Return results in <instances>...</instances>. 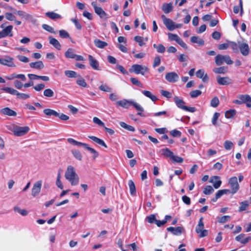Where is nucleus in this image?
Here are the masks:
<instances>
[{
  "instance_id": "nucleus-8",
  "label": "nucleus",
  "mask_w": 251,
  "mask_h": 251,
  "mask_svg": "<svg viewBox=\"0 0 251 251\" xmlns=\"http://www.w3.org/2000/svg\"><path fill=\"white\" fill-rule=\"evenodd\" d=\"M42 184V180L37 181L33 184L31 190V195L33 197H35L39 195L41 191Z\"/></svg>"
},
{
  "instance_id": "nucleus-25",
  "label": "nucleus",
  "mask_w": 251,
  "mask_h": 251,
  "mask_svg": "<svg viewBox=\"0 0 251 251\" xmlns=\"http://www.w3.org/2000/svg\"><path fill=\"white\" fill-rule=\"evenodd\" d=\"M196 75L198 78H201L203 82H206L208 80V76L206 74L204 75V71L203 70H199L196 72Z\"/></svg>"
},
{
  "instance_id": "nucleus-44",
  "label": "nucleus",
  "mask_w": 251,
  "mask_h": 251,
  "mask_svg": "<svg viewBox=\"0 0 251 251\" xmlns=\"http://www.w3.org/2000/svg\"><path fill=\"white\" fill-rule=\"evenodd\" d=\"M59 34L60 37L62 38H69L70 39H71V38L70 36V34L65 30H64V29L60 30L59 31Z\"/></svg>"
},
{
  "instance_id": "nucleus-7",
  "label": "nucleus",
  "mask_w": 251,
  "mask_h": 251,
  "mask_svg": "<svg viewBox=\"0 0 251 251\" xmlns=\"http://www.w3.org/2000/svg\"><path fill=\"white\" fill-rule=\"evenodd\" d=\"M13 26L12 25H9L0 31V39L5 38L7 36H13L12 30Z\"/></svg>"
},
{
  "instance_id": "nucleus-59",
  "label": "nucleus",
  "mask_w": 251,
  "mask_h": 251,
  "mask_svg": "<svg viewBox=\"0 0 251 251\" xmlns=\"http://www.w3.org/2000/svg\"><path fill=\"white\" fill-rule=\"evenodd\" d=\"M131 83L135 85L138 86L140 87H143L142 84L139 81V80L135 77H131L130 78Z\"/></svg>"
},
{
  "instance_id": "nucleus-52",
  "label": "nucleus",
  "mask_w": 251,
  "mask_h": 251,
  "mask_svg": "<svg viewBox=\"0 0 251 251\" xmlns=\"http://www.w3.org/2000/svg\"><path fill=\"white\" fill-rule=\"evenodd\" d=\"M42 28L46 30V31H48V32H49L50 33H56V32L54 30V28L48 25L43 24L42 25Z\"/></svg>"
},
{
  "instance_id": "nucleus-20",
  "label": "nucleus",
  "mask_w": 251,
  "mask_h": 251,
  "mask_svg": "<svg viewBox=\"0 0 251 251\" xmlns=\"http://www.w3.org/2000/svg\"><path fill=\"white\" fill-rule=\"evenodd\" d=\"M239 49L243 55L246 56L249 54V47L247 44L239 43Z\"/></svg>"
},
{
  "instance_id": "nucleus-57",
  "label": "nucleus",
  "mask_w": 251,
  "mask_h": 251,
  "mask_svg": "<svg viewBox=\"0 0 251 251\" xmlns=\"http://www.w3.org/2000/svg\"><path fill=\"white\" fill-rule=\"evenodd\" d=\"M201 94V91L199 90H193L190 93V95L192 98H195Z\"/></svg>"
},
{
  "instance_id": "nucleus-9",
  "label": "nucleus",
  "mask_w": 251,
  "mask_h": 251,
  "mask_svg": "<svg viewBox=\"0 0 251 251\" xmlns=\"http://www.w3.org/2000/svg\"><path fill=\"white\" fill-rule=\"evenodd\" d=\"M0 64L10 67H15L16 66L13 62V58L8 56H6L4 58H0Z\"/></svg>"
},
{
  "instance_id": "nucleus-14",
  "label": "nucleus",
  "mask_w": 251,
  "mask_h": 251,
  "mask_svg": "<svg viewBox=\"0 0 251 251\" xmlns=\"http://www.w3.org/2000/svg\"><path fill=\"white\" fill-rule=\"evenodd\" d=\"M216 79L218 83L220 85H227L231 83V79L227 76L222 77L218 75Z\"/></svg>"
},
{
  "instance_id": "nucleus-39",
  "label": "nucleus",
  "mask_w": 251,
  "mask_h": 251,
  "mask_svg": "<svg viewBox=\"0 0 251 251\" xmlns=\"http://www.w3.org/2000/svg\"><path fill=\"white\" fill-rule=\"evenodd\" d=\"M128 184L129 187L130 194L132 196L135 195L136 194V188L134 182L132 180H129Z\"/></svg>"
},
{
  "instance_id": "nucleus-6",
  "label": "nucleus",
  "mask_w": 251,
  "mask_h": 251,
  "mask_svg": "<svg viewBox=\"0 0 251 251\" xmlns=\"http://www.w3.org/2000/svg\"><path fill=\"white\" fill-rule=\"evenodd\" d=\"M228 185L231 188V193L232 195L237 193L239 189V184L236 176L231 177L229 179Z\"/></svg>"
},
{
  "instance_id": "nucleus-64",
  "label": "nucleus",
  "mask_w": 251,
  "mask_h": 251,
  "mask_svg": "<svg viewBox=\"0 0 251 251\" xmlns=\"http://www.w3.org/2000/svg\"><path fill=\"white\" fill-rule=\"evenodd\" d=\"M239 43H240L238 42V44H237L234 42H231L230 43L231 47L234 52L238 51V50L239 49Z\"/></svg>"
},
{
  "instance_id": "nucleus-5",
  "label": "nucleus",
  "mask_w": 251,
  "mask_h": 251,
  "mask_svg": "<svg viewBox=\"0 0 251 251\" xmlns=\"http://www.w3.org/2000/svg\"><path fill=\"white\" fill-rule=\"evenodd\" d=\"M225 62L228 65H231L233 61L231 59L230 57L228 55H223L218 54L215 57V63L217 65L220 66Z\"/></svg>"
},
{
  "instance_id": "nucleus-53",
  "label": "nucleus",
  "mask_w": 251,
  "mask_h": 251,
  "mask_svg": "<svg viewBox=\"0 0 251 251\" xmlns=\"http://www.w3.org/2000/svg\"><path fill=\"white\" fill-rule=\"evenodd\" d=\"M220 113L218 112H215L212 117V125L214 126H217V120L220 116Z\"/></svg>"
},
{
  "instance_id": "nucleus-55",
  "label": "nucleus",
  "mask_w": 251,
  "mask_h": 251,
  "mask_svg": "<svg viewBox=\"0 0 251 251\" xmlns=\"http://www.w3.org/2000/svg\"><path fill=\"white\" fill-rule=\"evenodd\" d=\"M146 220L149 223L155 224L156 221V219L154 215L151 214L146 217Z\"/></svg>"
},
{
  "instance_id": "nucleus-32",
  "label": "nucleus",
  "mask_w": 251,
  "mask_h": 251,
  "mask_svg": "<svg viewBox=\"0 0 251 251\" xmlns=\"http://www.w3.org/2000/svg\"><path fill=\"white\" fill-rule=\"evenodd\" d=\"M174 101L178 107L183 110L184 109V107H185L184 105L185 104V102L182 100H181L178 97L176 96L174 97Z\"/></svg>"
},
{
  "instance_id": "nucleus-31",
  "label": "nucleus",
  "mask_w": 251,
  "mask_h": 251,
  "mask_svg": "<svg viewBox=\"0 0 251 251\" xmlns=\"http://www.w3.org/2000/svg\"><path fill=\"white\" fill-rule=\"evenodd\" d=\"M213 72L217 74H224L227 71V67L226 66H223L218 68H215L213 70Z\"/></svg>"
},
{
  "instance_id": "nucleus-15",
  "label": "nucleus",
  "mask_w": 251,
  "mask_h": 251,
  "mask_svg": "<svg viewBox=\"0 0 251 251\" xmlns=\"http://www.w3.org/2000/svg\"><path fill=\"white\" fill-rule=\"evenodd\" d=\"M5 17L6 20L10 21H13L14 24L16 25H21L22 22L20 21L17 20L16 19V16L11 13L6 12L5 14Z\"/></svg>"
},
{
  "instance_id": "nucleus-21",
  "label": "nucleus",
  "mask_w": 251,
  "mask_h": 251,
  "mask_svg": "<svg viewBox=\"0 0 251 251\" xmlns=\"http://www.w3.org/2000/svg\"><path fill=\"white\" fill-rule=\"evenodd\" d=\"M132 102V100H128L126 99L117 101L116 104L120 106L124 107L125 108H128Z\"/></svg>"
},
{
  "instance_id": "nucleus-60",
  "label": "nucleus",
  "mask_w": 251,
  "mask_h": 251,
  "mask_svg": "<svg viewBox=\"0 0 251 251\" xmlns=\"http://www.w3.org/2000/svg\"><path fill=\"white\" fill-rule=\"evenodd\" d=\"M170 133L174 137H179L181 135V132L177 129L172 130L170 131Z\"/></svg>"
},
{
  "instance_id": "nucleus-19",
  "label": "nucleus",
  "mask_w": 251,
  "mask_h": 251,
  "mask_svg": "<svg viewBox=\"0 0 251 251\" xmlns=\"http://www.w3.org/2000/svg\"><path fill=\"white\" fill-rule=\"evenodd\" d=\"M0 113L1 114L9 116H16L17 115V113L15 111L10 109L9 107H5L1 109Z\"/></svg>"
},
{
  "instance_id": "nucleus-26",
  "label": "nucleus",
  "mask_w": 251,
  "mask_h": 251,
  "mask_svg": "<svg viewBox=\"0 0 251 251\" xmlns=\"http://www.w3.org/2000/svg\"><path fill=\"white\" fill-rule=\"evenodd\" d=\"M88 138L89 139H91L92 140H93L94 142H95L97 144H98L101 146H103V147H105V148H107V145H106V144L105 143L104 141L102 140V139H100V138H99L96 136H89Z\"/></svg>"
},
{
  "instance_id": "nucleus-18",
  "label": "nucleus",
  "mask_w": 251,
  "mask_h": 251,
  "mask_svg": "<svg viewBox=\"0 0 251 251\" xmlns=\"http://www.w3.org/2000/svg\"><path fill=\"white\" fill-rule=\"evenodd\" d=\"M49 43L52 45L56 50H60L61 49V45L59 42L54 38L51 36H49L48 38Z\"/></svg>"
},
{
  "instance_id": "nucleus-54",
  "label": "nucleus",
  "mask_w": 251,
  "mask_h": 251,
  "mask_svg": "<svg viewBox=\"0 0 251 251\" xmlns=\"http://www.w3.org/2000/svg\"><path fill=\"white\" fill-rule=\"evenodd\" d=\"M99 89L104 92H110L112 91V89L105 84H102L99 87Z\"/></svg>"
},
{
  "instance_id": "nucleus-62",
  "label": "nucleus",
  "mask_w": 251,
  "mask_h": 251,
  "mask_svg": "<svg viewBox=\"0 0 251 251\" xmlns=\"http://www.w3.org/2000/svg\"><path fill=\"white\" fill-rule=\"evenodd\" d=\"M135 41L138 42L139 43V45L140 46H142L145 45V43L143 42L144 38L143 37L139 36H136L134 37Z\"/></svg>"
},
{
  "instance_id": "nucleus-4",
  "label": "nucleus",
  "mask_w": 251,
  "mask_h": 251,
  "mask_svg": "<svg viewBox=\"0 0 251 251\" xmlns=\"http://www.w3.org/2000/svg\"><path fill=\"white\" fill-rule=\"evenodd\" d=\"M149 71V69L145 66H142L139 64H134L129 69L130 73H134L136 75L141 74L143 75Z\"/></svg>"
},
{
  "instance_id": "nucleus-24",
  "label": "nucleus",
  "mask_w": 251,
  "mask_h": 251,
  "mask_svg": "<svg viewBox=\"0 0 251 251\" xmlns=\"http://www.w3.org/2000/svg\"><path fill=\"white\" fill-rule=\"evenodd\" d=\"M29 66L34 69L41 70L44 68V65L42 61H38L35 62H31Z\"/></svg>"
},
{
  "instance_id": "nucleus-3",
  "label": "nucleus",
  "mask_w": 251,
  "mask_h": 251,
  "mask_svg": "<svg viewBox=\"0 0 251 251\" xmlns=\"http://www.w3.org/2000/svg\"><path fill=\"white\" fill-rule=\"evenodd\" d=\"M1 90L10 94L13 95H16L17 98L19 99L25 100L30 97V96L29 95L19 93L17 90L11 87H3L1 89Z\"/></svg>"
},
{
  "instance_id": "nucleus-48",
  "label": "nucleus",
  "mask_w": 251,
  "mask_h": 251,
  "mask_svg": "<svg viewBox=\"0 0 251 251\" xmlns=\"http://www.w3.org/2000/svg\"><path fill=\"white\" fill-rule=\"evenodd\" d=\"M86 150L90 151L93 154V158L95 159L99 156V153L94 149L90 147L89 146Z\"/></svg>"
},
{
  "instance_id": "nucleus-46",
  "label": "nucleus",
  "mask_w": 251,
  "mask_h": 251,
  "mask_svg": "<svg viewBox=\"0 0 251 251\" xmlns=\"http://www.w3.org/2000/svg\"><path fill=\"white\" fill-rule=\"evenodd\" d=\"M214 190L212 186L210 185L206 186L203 191V193L206 195H209L213 193Z\"/></svg>"
},
{
  "instance_id": "nucleus-2",
  "label": "nucleus",
  "mask_w": 251,
  "mask_h": 251,
  "mask_svg": "<svg viewBox=\"0 0 251 251\" xmlns=\"http://www.w3.org/2000/svg\"><path fill=\"white\" fill-rule=\"evenodd\" d=\"M7 128L12 131L16 136H24L29 131V128L27 126H20L15 125H10L7 126Z\"/></svg>"
},
{
  "instance_id": "nucleus-23",
  "label": "nucleus",
  "mask_w": 251,
  "mask_h": 251,
  "mask_svg": "<svg viewBox=\"0 0 251 251\" xmlns=\"http://www.w3.org/2000/svg\"><path fill=\"white\" fill-rule=\"evenodd\" d=\"M248 95H241L238 96V100H236L234 101V102L236 104H241L242 103H245L247 100L249 98Z\"/></svg>"
},
{
  "instance_id": "nucleus-16",
  "label": "nucleus",
  "mask_w": 251,
  "mask_h": 251,
  "mask_svg": "<svg viewBox=\"0 0 251 251\" xmlns=\"http://www.w3.org/2000/svg\"><path fill=\"white\" fill-rule=\"evenodd\" d=\"M89 60L90 62V65L91 67L95 70H99V62L91 55L88 56Z\"/></svg>"
},
{
  "instance_id": "nucleus-42",
  "label": "nucleus",
  "mask_w": 251,
  "mask_h": 251,
  "mask_svg": "<svg viewBox=\"0 0 251 251\" xmlns=\"http://www.w3.org/2000/svg\"><path fill=\"white\" fill-rule=\"evenodd\" d=\"M240 206L239 208V211L241 212L245 210L249 206V202L247 201H242L240 203Z\"/></svg>"
},
{
  "instance_id": "nucleus-34",
  "label": "nucleus",
  "mask_w": 251,
  "mask_h": 251,
  "mask_svg": "<svg viewBox=\"0 0 251 251\" xmlns=\"http://www.w3.org/2000/svg\"><path fill=\"white\" fill-rule=\"evenodd\" d=\"M142 93L147 97L150 98L152 101H155L157 98V97L153 95L151 92L147 90H144L142 91Z\"/></svg>"
},
{
  "instance_id": "nucleus-63",
  "label": "nucleus",
  "mask_w": 251,
  "mask_h": 251,
  "mask_svg": "<svg viewBox=\"0 0 251 251\" xmlns=\"http://www.w3.org/2000/svg\"><path fill=\"white\" fill-rule=\"evenodd\" d=\"M171 160L174 162L180 163H182L183 161V159L182 157L175 155L174 154H173Z\"/></svg>"
},
{
  "instance_id": "nucleus-36",
  "label": "nucleus",
  "mask_w": 251,
  "mask_h": 251,
  "mask_svg": "<svg viewBox=\"0 0 251 251\" xmlns=\"http://www.w3.org/2000/svg\"><path fill=\"white\" fill-rule=\"evenodd\" d=\"M43 112L47 116H54L55 117L59 116V113L57 112H56V111H55L53 109H49V108L44 109L43 110Z\"/></svg>"
},
{
  "instance_id": "nucleus-30",
  "label": "nucleus",
  "mask_w": 251,
  "mask_h": 251,
  "mask_svg": "<svg viewBox=\"0 0 251 251\" xmlns=\"http://www.w3.org/2000/svg\"><path fill=\"white\" fill-rule=\"evenodd\" d=\"M76 83L77 85L82 87L87 88L88 87V85L85 82V79L80 75H78Z\"/></svg>"
},
{
  "instance_id": "nucleus-61",
  "label": "nucleus",
  "mask_w": 251,
  "mask_h": 251,
  "mask_svg": "<svg viewBox=\"0 0 251 251\" xmlns=\"http://www.w3.org/2000/svg\"><path fill=\"white\" fill-rule=\"evenodd\" d=\"M44 95L47 97H52L54 95V92L50 89H47L44 91Z\"/></svg>"
},
{
  "instance_id": "nucleus-58",
  "label": "nucleus",
  "mask_w": 251,
  "mask_h": 251,
  "mask_svg": "<svg viewBox=\"0 0 251 251\" xmlns=\"http://www.w3.org/2000/svg\"><path fill=\"white\" fill-rule=\"evenodd\" d=\"M168 35L169 40L175 41L176 42H177V41H178L180 38L177 35L171 33H169Z\"/></svg>"
},
{
  "instance_id": "nucleus-50",
  "label": "nucleus",
  "mask_w": 251,
  "mask_h": 251,
  "mask_svg": "<svg viewBox=\"0 0 251 251\" xmlns=\"http://www.w3.org/2000/svg\"><path fill=\"white\" fill-rule=\"evenodd\" d=\"M219 104V100L217 97L213 98L210 101V105L213 107H217Z\"/></svg>"
},
{
  "instance_id": "nucleus-1",
  "label": "nucleus",
  "mask_w": 251,
  "mask_h": 251,
  "mask_svg": "<svg viewBox=\"0 0 251 251\" xmlns=\"http://www.w3.org/2000/svg\"><path fill=\"white\" fill-rule=\"evenodd\" d=\"M65 177L71 183L72 185H76L78 183V176L76 174L74 167L71 165L67 167Z\"/></svg>"
},
{
  "instance_id": "nucleus-41",
  "label": "nucleus",
  "mask_w": 251,
  "mask_h": 251,
  "mask_svg": "<svg viewBox=\"0 0 251 251\" xmlns=\"http://www.w3.org/2000/svg\"><path fill=\"white\" fill-rule=\"evenodd\" d=\"M236 114V111L234 109L227 110L225 113V117L227 119L233 118Z\"/></svg>"
},
{
  "instance_id": "nucleus-35",
  "label": "nucleus",
  "mask_w": 251,
  "mask_h": 251,
  "mask_svg": "<svg viewBox=\"0 0 251 251\" xmlns=\"http://www.w3.org/2000/svg\"><path fill=\"white\" fill-rule=\"evenodd\" d=\"M95 46L100 49H103L107 46V43L105 42L101 41L100 39H95L94 41Z\"/></svg>"
},
{
  "instance_id": "nucleus-37",
  "label": "nucleus",
  "mask_w": 251,
  "mask_h": 251,
  "mask_svg": "<svg viewBox=\"0 0 251 251\" xmlns=\"http://www.w3.org/2000/svg\"><path fill=\"white\" fill-rule=\"evenodd\" d=\"M75 55V50L72 48H69L65 53V56L67 58L74 59Z\"/></svg>"
},
{
  "instance_id": "nucleus-43",
  "label": "nucleus",
  "mask_w": 251,
  "mask_h": 251,
  "mask_svg": "<svg viewBox=\"0 0 251 251\" xmlns=\"http://www.w3.org/2000/svg\"><path fill=\"white\" fill-rule=\"evenodd\" d=\"M153 47L156 49L157 51L159 53H164L165 51V48L162 44H154L153 45Z\"/></svg>"
},
{
  "instance_id": "nucleus-40",
  "label": "nucleus",
  "mask_w": 251,
  "mask_h": 251,
  "mask_svg": "<svg viewBox=\"0 0 251 251\" xmlns=\"http://www.w3.org/2000/svg\"><path fill=\"white\" fill-rule=\"evenodd\" d=\"M119 124L122 127H123L128 131H134V130H135V128L133 126L128 125L124 122H120Z\"/></svg>"
},
{
  "instance_id": "nucleus-33",
  "label": "nucleus",
  "mask_w": 251,
  "mask_h": 251,
  "mask_svg": "<svg viewBox=\"0 0 251 251\" xmlns=\"http://www.w3.org/2000/svg\"><path fill=\"white\" fill-rule=\"evenodd\" d=\"M46 16L50 18L51 20H56L57 19H61V16L57 13H56L53 11L48 12L46 13Z\"/></svg>"
},
{
  "instance_id": "nucleus-17",
  "label": "nucleus",
  "mask_w": 251,
  "mask_h": 251,
  "mask_svg": "<svg viewBox=\"0 0 251 251\" xmlns=\"http://www.w3.org/2000/svg\"><path fill=\"white\" fill-rule=\"evenodd\" d=\"M220 178L219 176H213L210 179V182L213 184V186L215 189L219 188L221 185L222 181Z\"/></svg>"
},
{
  "instance_id": "nucleus-38",
  "label": "nucleus",
  "mask_w": 251,
  "mask_h": 251,
  "mask_svg": "<svg viewBox=\"0 0 251 251\" xmlns=\"http://www.w3.org/2000/svg\"><path fill=\"white\" fill-rule=\"evenodd\" d=\"M202 220L203 218L202 217L200 219L198 224L196 228V232L197 233H200L203 229L204 224Z\"/></svg>"
},
{
  "instance_id": "nucleus-45",
  "label": "nucleus",
  "mask_w": 251,
  "mask_h": 251,
  "mask_svg": "<svg viewBox=\"0 0 251 251\" xmlns=\"http://www.w3.org/2000/svg\"><path fill=\"white\" fill-rule=\"evenodd\" d=\"M65 75L70 78L77 77L78 75L75 72L73 71L67 70L65 71Z\"/></svg>"
},
{
  "instance_id": "nucleus-27",
  "label": "nucleus",
  "mask_w": 251,
  "mask_h": 251,
  "mask_svg": "<svg viewBox=\"0 0 251 251\" xmlns=\"http://www.w3.org/2000/svg\"><path fill=\"white\" fill-rule=\"evenodd\" d=\"M160 153L165 157L170 158L171 159L174 154V153L168 148L162 149L160 150Z\"/></svg>"
},
{
  "instance_id": "nucleus-47",
  "label": "nucleus",
  "mask_w": 251,
  "mask_h": 251,
  "mask_svg": "<svg viewBox=\"0 0 251 251\" xmlns=\"http://www.w3.org/2000/svg\"><path fill=\"white\" fill-rule=\"evenodd\" d=\"M14 210L16 212H18L22 216H26L27 215L28 212L25 209H22L19 207H14Z\"/></svg>"
},
{
  "instance_id": "nucleus-10",
  "label": "nucleus",
  "mask_w": 251,
  "mask_h": 251,
  "mask_svg": "<svg viewBox=\"0 0 251 251\" xmlns=\"http://www.w3.org/2000/svg\"><path fill=\"white\" fill-rule=\"evenodd\" d=\"M91 5L94 9L95 12L99 15L100 18H104L106 16L107 14L106 12L100 7L97 6L96 2H92Z\"/></svg>"
},
{
  "instance_id": "nucleus-28",
  "label": "nucleus",
  "mask_w": 251,
  "mask_h": 251,
  "mask_svg": "<svg viewBox=\"0 0 251 251\" xmlns=\"http://www.w3.org/2000/svg\"><path fill=\"white\" fill-rule=\"evenodd\" d=\"M190 41L192 43H196L200 46H203L204 44V40L196 36H192L190 38Z\"/></svg>"
},
{
  "instance_id": "nucleus-29",
  "label": "nucleus",
  "mask_w": 251,
  "mask_h": 251,
  "mask_svg": "<svg viewBox=\"0 0 251 251\" xmlns=\"http://www.w3.org/2000/svg\"><path fill=\"white\" fill-rule=\"evenodd\" d=\"M162 10L166 14L170 13L173 10L172 3L171 2L169 3H164L162 6Z\"/></svg>"
},
{
  "instance_id": "nucleus-13",
  "label": "nucleus",
  "mask_w": 251,
  "mask_h": 251,
  "mask_svg": "<svg viewBox=\"0 0 251 251\" xmlns=\"http://www.w3.org/2000/svg\"><path fill=\"white\" fill-rule=\"evenodd\" d=\"M167 231L171 232L175 235H180L182 234L184 229L181 226L173 227L170 226L167 228Z\"/></svg>"
},
{
  "instance_id": "nucleus-49",
  "label": "nucleus",
  "mask_w": 251,
  "mask_h": 251,
  "mask_svg": "<svg viewBox=\"0 0 251 251\" xmlns=\"http://www.w3.org/2000/svg\"><path fill=\"white\" fill-rule=\"evenodd\" d=\"M224 146L226 150H230L233 146V144L230 141L226 140L224 143Z\"/></svg>"
},
{
  "instance_id": "nucleus-11",
  "label": "nucleus",
  "mask_w": 251,
  "mask_h": 251,
  "mask_svg": "<svg viewBox=\"0 0 251 251\" xmlns=\"http://www.w3.org/2000/svg\"><path fill=\"white\" fill-rule=\"evenodd\" d=\"M165 79L169 82L175 83L177 82L179 79L178 75L175 72H169L166 74Z\"/></svg>"
},
{
  "instance_id": "nucleus-12",
  "label": "nucleus",
  "mask_w": 251,
  "mask_h": 251,
  "mask_svg": "<svg viewBox=\"0 0 251 251\" xmlns=\"http://www.w3.org/2000/svg\"><path fill=\"white\" fill-rule=\"evenodd\" d=\"M163 24L165 25L167 29L170 31L174 29L175 23L170 19L167 18L164 15L161 16Z\"/></svg>"
},
{
  "instance_id": "nucleus-56",
  "label": "nucleus",
  "mask_w": 251,
  "mask_h": 251,
  "mask_svg": "<svg viewBox=\"0 0 251 251\" xmlns=\"http://www.w3.org/2000/svg\"><path fill=\"white\" fill-rule=\"evenodd\" d=\"M25 21L30 22L33 24H35L37 22V20L32 15L28 13L27 14Z\"/></svg>"
},
{
  "instance_id": "nucleus-51",
  "label": "nucleus",
  "mask_w": 251,
  "mask_h": 251,
  "mask_svg": "<svg viewBox=\"0 0 251 251\" xmlns=\"http://www.w3.org/2000/svg\"><path fill=\"white\" fill-rule=\"evenodd\" d=\"M72 153H73V155L76 159H78V160H81L82 155L79 151L72 150Z\"/></svg>"
},
{
  "instance_id": "nucleus-22",
  "label": "nucleus",
  "mask_w": 251,
  "mask_h": 251,
  "mask_svg": "<svg viewBox=\"0 0 251 251\" xmlns=\"http://www.w3.org/2000/svg\"><path fill=\"white\" fill-rule=\"evenodd\" d=\"M8 9L12 11L13 12L14 14L18 15L19 16H20L22 18L24 19L25 20L27 13H26L24 11L17 10L16 9L13 8V7H12L11 6H10L8 8Z\"/></svg>"
}]
</instances>
